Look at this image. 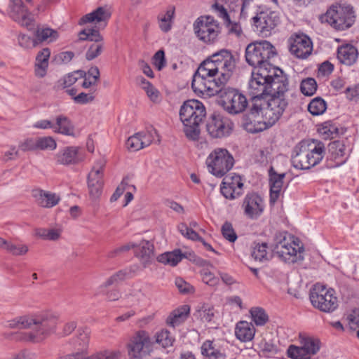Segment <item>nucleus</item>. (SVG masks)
Masks as SVG:
<instances>
[{"mask_svg": "<svg viewBox=\"0 0 359 359\" xmlns=\"http://www.w3.org/2000/svg\"><path fill=\"white\" fill-rule=\"evenodd\" d=\"M236 67V58L228 49H221L205 60L194 73L191 82L198 95L211 97L226 86Z\"/></svg>", "mask_w": 359, "mask_h": 359, "instance_id": "nucleus-1", "label": "nucleus"}, {"mask_svg": "<svg viewBox=\"0 0 359 359\" xmlns=\"http://www.w3.org/2000/svg\"><path fill=\"white\" fill-rule=\"evenodd\" d=\"M289 82L286 74L282 69L275 66L259 67L254 69L252 78L249 82L250 93L252 95L250 111L252 115H256L262 109L264 102V96H269L273 90V84L276 83V88L282 84Z\"/></svg>", "mask_w": 359, "mask_h": 359, "instance_id": "nucleus-2", "label": "nucleus"}, {"mask_svg": "<svg viewBox=\"0 0 359 359\" xmlns=\"http://www.w3.org/2000/svg\"><path fill=\"white\" fill-rule=\"evenodd\" d=\"M59 318L51 312L18 316L8 321L11 328L29 330L22 334L24 341L39 343L56 330Z\"/></svg>", "mask_w": 359, "mask_h": 359, "instance_id": "nucleus-3", "label": "nucleus"}, {"mask_svg": "<svg viewBox=\"0 0 359 359\" xmlns=\"http://www.w3.org/2000/svg\"><path fill=\"white\" fill-rule=\"evenodd\" d=\"M325 151L324 143L319 140H302L292 150V163L295 168L309 170L322 161Z\"/></svg>", "mask_w": 359, "mask_h": 359, "instance_id": "nucleus-4", "label": "nucleus"}, {"mask_svg": "<svg viewBox=\"0 0 359 359\" xmlns=\"http://www.w3.org/2000/svg\"><path fill=\"white\" fill-rule=\"evenodd\" d=\"M206 114L203 104L197 100H189L184 102L180 110V120L184 125L186 137L197 140L200 135L199 125Z\"/></svg>", "mask_w": 359, "mask_h": 359, "instance_id": "nucleus-5", "label": "nucleus"}, {"mask_svg": "<svg viewBox=\"0 0 359 359\" xmlns=\"http://www.w3.org/2000/svg\"><path fill=\"white\" fill-rule=\"evenodd\" d=\"M273 90L269 98L264 100L262 109L260 112L263 114V118L266 121L268 126L272 127L281 118L288 106V100L286 93L289 90V82L286 84L279 85L276 88V83L273 84Z\"/></svg>", "mask_w": 359, "mask_h": 359, "instance_id": "nucleus-6", "label": "nucleus"}, {"mask_svg": "<svg viewBox=\"0 0 359 359\" xmlns=\"http://www.w3.org/2000/svg\"><path fill=\"white\" fill-rule=\"evenodd\" d=\"M275 47L267 41H255L249 43L245 53L247 63L255 69L262 67L268 69L273 66L269 60L276 55Z\"/></svg>", "mask_w": 359, "mask_h": 359, "instance_id": "nucleus-7", "label": "nucleus"}, {"mask_svg": "<svg viewBox=\"0 0 359 359\" xmlns=\"http://www.w3.org/2000/svg\"><path fill=\"white\" fill-rule=\"evenodd\" d=\"M321 22H327L337 30H345L355 22V15L351 6L332 5L320 16Z\"/></svg>", "mask_w": 359, "mask_h": 359, "instance_id": "nucleus-8", "label": "nucleus"}, {"mask_svg": "<svg viewBox=\"0 0 359 359\" xmlns=\"http://www.w3.org/2000/svg\"><path fill=\"white\" fill-rule=\"evenodd\" d=\"M232 154L223 148H216L208 155L205 163L210 173L217 177H222L234 165Z\"/></svg>", "mask_w": 359, "mask_h": 359, "instance_id": "nucleus-9", "label": "nucleus"}, {"mask_svg": "<svg viewBox=\"0 0 359 359\" xmlns=\"http://www.w3.org/2000/svg\"><path fill=\"white\" fill-rule=\"evenodd\" d=\"M309 299L313 306L323 312L331 313L338 307L334 290L320 283L315 284L310 290Z\"/></svg>", "mask_w": 359, "mask_h": 359, "instance_id": "nucleus-10", "label": "nucleus"}, {"mask_svg": "<svg viewBox=\"0 0 359 359\" xmlns=\"http://www.w3.org/2000/svg\"><path fill=\"white\" fill-rule=\"evenodd\" d=\"M220 90L212 96L219 95L222 106L230 114H236L243 112L248 104L246 97L238 90L226 86H219Z\"/></svg>", "mask_w": 359, "mask_h": 359, "instance_id": "nucleus-11", "label": "nucleus"}, {"mask_svg": "<svg viewBox=\"0 0 359 359\" xmlns=\"http://www.w3.org/2000/svg\"><path fill=\"white\" fill-rule=\"evenodd\" d=\"M221 29L219 23L210 15L200 16L194 23L195 34L207 44H212L218 40Z\"/></svg>", "mask_w": 359, "mask_h": 359, "instance_id": "nucleus-12", "label": "nucleus"}, {"mask_svg": "<svg viewBox=\"0 0 359 359\" xmlns=\"http://www.w3.org/2000/svg\"><path fill=\"white\" fill-rule=\"evenodd\" d=\"M280 22L279 15L269 10L259 12L252 18L253 30L262 37L271 36Z\"/></svg>", "mask_w": 359, "mask_h": 359, "instance_id": "nucleus-13", "label": "nucleus"}, {"mask_svg": "<svg viewBox=\"0 0 359 359\" xmlns=\"http://www.w3.org/2000/svg\"><path fill=\"white\" fill-rule=\"evenodd\" d=\"M77 41H93L86 53V59L88 61L97 57L104 48L103 36L100 32L95 28H86L81 30L78 34Z\"/></svg>", "mask_w": 359, "mask_h": 359, "instance_id": "nucleus-14", "label": "nucleus"}, {"mask_svg": "<svg viewBox=\"0 0 359 359\" xmlns=\"http://www.w3.org/2000/svg\"><path fill=\"white\" fill-rule=\"evenodd\" d=\"M233 127L229 118L220 114L214 113L208 118L206 130L213 138H222L229 135Z\"/></svg>", "mask_w": 359, "mask_h": 359, "instance_id": "nucleus-15", "label": "nucleus"}, {"mask_svg": "<svg viewBox=\"0 0 359 359\" xmlns=\"http://www.w3.org/2000/svg\"><path fill=\"white\" fill-rule=\"evenodd\" d=\"M304 248L299 245V241H293L290 243L285 238L278 242L274 247L273 252L285 262L294 263L298 259H302L301 253Z\"/></svg>", "mask_w": 359, "mask_h": 359, "instance_id": "nucleus-16", "label": "nucleus"}, {"mask_svg": "<svg viewBox=\"0 0 359 359\" xmlns=\"http://www.w3.org/2000/svg\"><path fill=\"white\" fill-rule=\"evenodd\" d=\"M152 344L149 334L144 331H138L131 339L129 344V354L137 359L142 358L152 351Z\"/></svg>", "mask_w": 359, "mask_h": 359, "instance_id": "nucleus-17", "label": "nucleus"}, {"mask_svg": "<svg viewBox=\"0 0 359 359\" xmlns=\"http://www.w3.org/2000/svg\"><path fill=\"white\" fill-rule=\"evenodd\" d=\"M288 42L290 53L297 58H307L312 53L313 43L311 39L304 34L292 36Z\"/></svg>", "mask_w": 359, "mask_h": 359, "instance_id": "nucleus-18", "label": "nucleus"}, {"mask_svg": "<svg viewBox=\"0 0 359 359\" xmlns=\"http://www.w3.org/2000/svg\"><path fill=\"white\" fill-rule=\"evenodd\" d=\"M242 208L244 215L250 219H257L263 213L264 202L263 198L256 193L248 194L243 201Z\"/></svg>", "mask_w": 359, "mask_h": 359, "instance_id": "nucleus-19", "label": "nucleus"}, {"mask_svg": "<svg viewBox=\"0 0 359 359\" xmlns=\"http://www.w3.org/2000/svg\"><path fill=\"white\" fill-rule=\"evenodd\" d=\"M243 183L240 175L226 176L221 184V194L229 200H233L243 194Z\"/></svg>", "mask_w": 359, "mask_h": 359, "instance_id": "nucleus-20", "label": "nucleus"}, {"mask_svg": "<svg viewBox=\"0 0 359 359\" xmlns=\"http://www.w3.org/2000/svg\"><path fill=\"white\" fill-rule=\"evenodd\" d=\"M348 158L343 141L336 140L328 144L327 167L336 168L344 164Z\"/></svg>", "mask_w": 359, "mask_h": 359, "instance_id": "nucleus-21", "label": "nucleus"}, {"mask_svg": "<svg viewBox=\"0 0 359 359\" xmlns=\"http://www.w3.org/2000/svg\"><path fill=\"white\" fill-rule=\"evenodd\" d=\"M269 177L270 186L269 202L270 204L273 205L280 197L285 173L279 174L273 167H271L269 170Z\"/></svg>", "mask_w": 359, "mask_h": 359, "instance_id": "nucleus-22", "label": "nucleus"}, {"mask_svg": "<svg viewBox=\"0 0 359 359\" xmlns=\"http://www.w3.org/2000/svg\"><path fill=\"white\" fill-rule=\"evenodd\" d=\"M135 256L144 268L149 266L154 261V246L148 241H142L137 245Z\"/></svg>", "mask_w": 359, "mask_h": 359, "instance_id": "nucleus-23", "label": "nucleus"}, {"mask_svg": "<svg viewBox=\"0 0 359 359\" xmlns=\"http://www.w3.org/2000/svg\"><path fill=\"white\" fill-rule=\"evenodd\" d=\"M358 57V49L351 44H343L337 48V59L341 64L351 66L355 63Z\"/></svg>", "mask_w": 359, "mask_h": 359, "instance_id": "nucleus-24", "label": "nucleus"}, {"mask_svg": "<svg viewBox=\"0 0 359 359\" xmlns=\"http://www.w3.org/2000/svg\"><path fill=\"white\" fill-rule=\"evenodd\" d=\"M259 115V113L256 115H252L250 110L249 113L243 116L242 126L246 131L250 133H257L271 128V126H268L266 120L264 119L263 121L255 120Z\"/></svg>", "mask_w": 359, "mask_h": 359, "instance_id": "nucleus-25", "label": "nucleus"}, {"mask_svg": "<svg viewBox=\"0 0 359 359\" xmlns=\"http://www.w3.org/2000/svg\"><path fill=\"white\" fill-rule=\"evenodd\" d=\"M151 142L152 137L149 133L140 132L128 137L126 144L129 151H136L149 146Z\"/></svg>", "mask_w": 359, "mask_h": 359, "instance_id": "nucleus-26", "label": "nucleus"}, {"mask_svg": "<svg viewBox=\"0 0 359 359\" xmlns=\"http://www.w3.org/2000/svg\"><path fill=\"white\" fill-rule=\"evenodd\" d=\"M201 352L208 359H226L224 349L213 340L205 341L201 345Z\"/></svg>", "mask_w": 359, "mask_h": 359, "instance_id": "nucleus-27", "label": "nucleus"}, {"mask_svg": "<svg viewBox=\"0 0 359 359\" xmlns=\"http://www.w3.org/2000/svg\"><path fill=\"white\" fill-rule=\"evenodd\" d=\"M32 196L39 205L46 208L56 205L60 201V196L56 194L42 189L34 190Z\"/></svg>", "mask_w": 359, "mask_h": 359, "instance_id": "nucleus-28", "label": "nucleus"}, {"mask_svg": "<svg viewBox=\"0 0 359 359\" xmlns=\"http://www.w3.org/2000/svg\"><path fill=\"white\" fill-rule=\"evenodd\" d=\"M111 17V13L107 7H98L90 13L83 15L79 20V25L88 22H104V27Z\"/></svg>", "mask_w": 359, "mask_h": 359, "instance_id": "nucleus-29", "label": "nucleus"}, {"mask_svg": "<svg viewBox=\"0 0 359 359\" xmlns=\"http://www.w3.org/2000/svg\"><path fill=\"white\" fill-rule=\"evenodd\" d=\"M56 162L61 165L76 164L80 161L79 148L66 147L60 150L55 156Z\"/></svg>", "mask_w": 359, "mask_h": 359, "instance_id": "nucleus-30", "label": "nucleus"}, {"mask_svg": "<svg viewBox=\"0 0 359 359\" xmlns=\"http://www.w3.org/2000/svg\"><path fill=\"white\" fill-rule=\"evenodd\" d=\"M50 55V50L48 48H44L37 53L34 66L36 77L43 78L46 75Z\"/></svg>", "mask_w": 359, "mask_h": 359, "instance_id": "nucleus-31", "label": "nucleus"}, {"mask_svg": "<svg viewBox=\"0 0 359 359\" xmlns=\"http://www.w3.org/2000/svg\"><path fill=\"white\" fill-rule=\"evenodd\" d=\"M34 42L39 46L43 43H49L58 38V33L56 30L45 27H37L34 30Z\"/></svg>", "mask_w": 359, "mask_h": 359, "instance_id": "nucleus-32", "label": "nucleus"}, {"mask_svg": "<svg viewBox=\"0 0 359 359\" xmlns=\"http://www.w3.org/2000/svg\"><path fill=\"white\" fill-rule=\"evenodd\" d=\"M255 333V329L251 323L247 321H239L235 328V334L238 339L241 341H251Z\"/></svg>", "mask_w": 359, "mask_h": 359, "instance_id": "nucleus-33", "label": "nucleus"}, {"mask_svg": "<svg viewBox=\"0 0 359 359\" xmlns=\"http://www.w3.org/2000/svg\"><path fill=\"white\" fill-rule=\"evenodd\" d=\"M190 308L184 305L174 310L168 317L166 323L168 325L175 327L186 320L189 313Z\"/></svg>", "mask_w": 359, "mask_h": 359, "instance_id": "nucleus-34", "label": "nucleus"}, {"mask_svg": "<svg viewBox=\"0 0 359 359\" xmlns=\"http://www.w3.org/2000/svg\"><path fill=\"white\" fill-rule=\"evenodd\" d=\"M175 8L170 6L165 11L161 12L157 17L159 28L163 32H168L173 23L175 18Z\"/></svg>", "mask_w": 359, "mask_h": 359, "instance_id": "nucleus-35", "label": "nucleus"}, {"mask_svg": "<svg viewBox=\"0 0 359 359\" xmlns=\"http://www.w3.org/2000/svg\"><path fill=\"white\" fill-rule=\"evenodd\" d=\"M54 125V132L65 135H74V127L70 120L65 116L60 115L56 117Z\"/></svg>", "mask_w": 359, "mask_h": 359, "instance_id": "nucleus-36", "label": "nucleus"}, {"mask_svg": "<svg viewBox=\"0 0 359 359\" xmlns=\"http://www.w3.org/2000/svg\"><path fill=\"white\" fill-rule=\"evenodd\" d=\"M185 256L182 253L180 249L175 250L172 252H167L158 255L156 258L157 261L163 264L170 265L171 266H176L182 258Z\"/></svg>", "mask_w": 359, "mask_h": 359, "instance_id": "nucleus-37", "label": "nucleus"}, {"mask_svg": "<svg viewBox=\"0 0 359 359\" xmlns=\"http://www.w3.org/2000/svg\"><path fill=\"white\" fill-rule=\"evenodd\" d=\"M299 344H302L308 352L310 358L316 355L320 350V341L318 339L312 337H299Z\"/></svg>", "mask_w": 359, "mask_h": 359, "instance_id": "nucleus-38", "label": "nucleus"}, {"mask_svg": "<svg viewBox=\"0 0 359 359\" xmlns=\"http://www.w3.org/2000/svg\"><path fill=\"white\" fill-rule=\"evenodd\" d=\"M90 331L87 327L79 328L78 330V335L76 341V347L79 353H82L84 356V351H86L89 344Z\"/></svg>", "mask_w": 359, "mask_h": 359, "instance_id": "nucleus-39", "label": "nucleus"}, {"mask_svg": "<svg viewBox=\"0 0 359 359\" xmlns=\"http://www.w3.org/2000/svg\"><path fill=\"white\" fill-rule=\"evenodd\" d=\"M318 131L325 139L334 138L339 134L337 126L331 121L323 123L318 127Z\"/></svg>", "mask_w": 359, "mask_h": 359, "instance_id": "nucleus-40", "label": "nucleus"}, {"mask_svg": "<svg viewBox=\"0 0 359 359\" xmlns=\"http://www.w3.org/2000/svg\"><path fill=\"white\" fill-rule=\"evenodd\" d=\"M11 1L9 15L14 21L19 20L29 11L24 6L22 0H11Z\"/></svg>", "mask_w": 359, "mask_h": 359, "instance_id": "nucleus-41", "label": "nucleus"}, {"mask_svg": "<svg viewBox=\"0 0 359 359\" xmlns=\"http://www.w3.org/2000/svg\"><path fill=\"white\" fill-rule=\"evenodd\" d=\"M268 244L266 243H254L252 248L251 256L255 261L264 262L268 260Z\"/></svg>", "mask_w": 359, "mask_h": 359, "instance_id": "nucleus-42", "label": "nucleus"}, {"mask_svg": "<svg viewBox=\"0 0 359 359\" xmlns=\"http://www.w3.org/2000/svg\"><path fill=\"white\" fill-rule=\"evenodd\" d=\"M327 109V103L320 97L313 98L308 105L309 111L313 116L323 114Z\"/></svg>", "mask_w": 359, "mask_h": 359, "instance_id": "nucleus-43", "label": "nucleus"}, {"mask_svg": "<svg viewBox=\"0 0 359 359\" xmlns=\"http://www.w3.org/2000/svg\"><path fill=\"white\" fill-rule=\"evenodd\" d=\"M252 321L257 326L264 325L269 320V316L264 309L261 307H252L250 310Z\"/></svg>", "mask_w": 359, "mask_h": 359, "instance_id": "nucleus-44", "label": "nucleus"}, {"mask_svg": "<svg viewBox=\"0 0 359 359\" xmlns=\"http://www.w3.org/2000/svg\"><path fill=\"white\" fill-rule=\"evenodd\" d=\"M287 356L291 359H311L304 346L290 345L287 351Z\"/></svg>", "mask_w": 359, "mask_h": 359, "instance_id": "nucleus-45", "label": "nucleus"}, {"mask_svg": "<svg viewBox=\"0 0 359 359\" xmlns=\"http://www.w3.org/2000/svg\"><path fill=\"white\" fill-rule=\"evenodd\" d=\"M137 80L142 85V88L145 90L150 100L153 102L156 101L159 96L158 90L143 76L137 77Z\"/></svg>", "mask_w": 359, "mask_h": 359, "instance_id": "nucleus-46", "label": "nucleus"}, {"mask_svg": "<svg viewBox=\"0 0 359 359\" xmlns=\"http://www.w3.org/2000/svg\"><path fill=\"white\" fill-rule=\"evenodd\" d=\"M128 275V273L123 270H120L108 278L101 285L100 289L104 290L107 287L117 285L120 282L124 280Z\"/></svg>", "mask_w": 359, "mask_h": 359, "instance_id": "nucleus-47", "label": "nucleus"}, {"mask_svg": "<svg viewBox=\"0 0 359 359\" xmlns=\"http://www.w3.org/2000/svg\"><path fill=\"white\" fill-rule=\"evenodd\" d=\"M301 92L306 96L313 95L317 90V83L313 78L304 79L300 85Z\"/></svg>", "mask_w": 359, "mask_h": 359, "instance_id": "nucleus-48", "label": "nucleus"}, {"mask_svg": "<svg viewBox=\"0 0 359 359\" xmlns=\"http://www.w3.org/2000/svg\"><path fill=\"white\" fill-rule=\"evenodd\" d=\"M175 338L167 330H163L156 335V342L166 348L172 346Z\"/></svg>", "mask_w": 359, "mask_h": 359, "instance_id": "nucleus-49", "label": "nucleus"}, {"mask_svg": "<svg viewBox=\"0 0 359 359\" xmlns=\"http://www.w3.org/2000/svg\"><path fill=\"white\" fill-rule=\"evenodd\" d=\"M36 234L44 240L56 241L60 237V231L55 229H38Z\"/></svg>", "mask_w": 359, "mask_h": 359, "instance_id": "nucleus-50", "label": "nucleus"}, {"mask_svg": "<svg viewBox=\"0 0 359 359\" xmlns=\"http://www.w3.org/2000/svg\"><path fill=\"white\" fill-rule=\"evenodd\" d=\"M86 72L83 70L74 72L64 77L61 86L63 88L69 87L74 84L79 79H81L82 77L86 76Z\"/></svg>", "mask_w": 359, "mask_h": 359, "instance_id": "nucleus-51", "label": "nucleus"}, {"mask_svg": "<svg viewBox=\"0 0 359 359\" xmlns=\"http://www.w3.org/2000/svg\"><path fill=\"white\" fill-rule=\"evenodd\" d=\"M36 146L37 150H54L57 147V144L53 137L46 136L36 138Z\"/></svg>", "mask_w": 359, "mask_h": 359, "instance_id": "nucleus-52", "label": "nucleus"}, {"mask_svg": "<svg viewBox=\"0 0 359 359\" xmlns=\"http://www.w3.org/2000/svg\"><path fill=\"white\" fill-rule=\"evenodd\" d=\"M104 163L103 161L97 162L93 167L88 175V180L93 181H103V168Z\"/></svg>", "mask_w": 359, "mask_h": 359, "instance_id": "nucleus-53", "label": "nucleus"}, {"mask_svg": "<svg viewBox=\"0 0 359 359\" xmlns=\"http://www.w3.org/2000/svg\"><path fill=\"white\" fill-rule=\"evenodd\" d=\"M222 233L223 237L231 243H234L238 236L235 232L231 223L225 222L222 226Z\"/></svg>", "mask_w": 359, "mask_h": 359, "instance_id": "nucleus-54", "label": "nucleus"}, {"mask_svg": "<svg viewBox=\"0 0 359 359\" xmlns=\"http://www.w3.org/2000/svg\"><path fill=\"white\" fill-rule=\"evenodd\" d=\"M103 181H93L88 180V187L90 196L93 198H97L102 194Z\"/></svg>", "mask_w": 359, "mask_h": 359, "instance_id": "nucleus-55", "label": "nucleus"}, {"mask_svg": "<svg viewBox=\"0 0 359 359\" xmlns=\"http://www.w3.org/2000/svg\"><path fill=\"white\" fill-rule=\"evenodd\" d=\"M177 228L181 234L188 239L194 241H196L198 239H201V236L191 228H189L185 223L180 224Z\"/></svg>", "mask_w": 359, "mask_h": 359, "instance_id": "nucleus-56", "label": "nucleus"}, {"mask_svg": "<svg viewBox=\"0 0 359 359\" xmlns=\"http://www.w3.org/2000/svg\"><path fill=\"white\" fill-rule=\"evenodd\" d=\"M201 276L204 283L214 287L219 283V279L208 269H204L201 271Z\"/></svg>", "mask_w": 359, "mask_h": 359, "instance_id": "nucleus-57", "label": "nucleus"}, {"mask_svg": "<svg viewBox=\"0 0 359 359\" xmlns=\"http://www.w3.org/2000/svg\"><path fill=\"white\" fill-rule=\"evenodd\" d=\"M95 91L90 92L88 93H81L79 95H77L76 97L74 98V102L76 104H86L88 103H90L94 101L95 96Z\"/></svg>", "mask_w": 359, "mask_h": 359, "instance_id": "nucleus-58", "label": "nucleus"}, {"mask_svg": "<svg viewBox=\"0 0 359 359\" xmlns=\"http://www.w3.org/2000/svg\"><path fill=\"white\" fill-rule=\"evenodd\" d=\"M211 7L212 11L215 13L219 18H222L224 22L229 20L230 17L223 4H220L218 1H215Z\"/></svg>", "mask_w": 359, "mask_h": 359, "instance_id": "nucleus-59", "label": "nucleus"}, {"mask_svg": "<svg viewBox=\"0 0 359 359\" xmlns=\"http://www.w3.org/2000/svg\"><path fill=\"white\" fill-rule=\"evenodd\" d=\"M175 285L179 290L180 292L182 294H190L194 292V287L183 280L182 278H175Z\"/></svg>", "mask_w": 359, "mask_h": 359, "instance_id": "nucleus-60", "label": "nucleus"}, {"mask_svg": "<svg viewBox=\"0 0 359 359\" xmlns=\"http://www.w3.org/2000/svg\"><path fill=\"white\" fill-rule=\"evenodd\" d=\"M19 45L24 48H30L37 46L34 42V36L33 38L25 34H20L18 38Z\"/></svg>", "mask_w": 359, "mask_h": 359, "instance_id": "nucleus-61", "label": "nucleus"}, {"mask_svg": "<svg viewBox=\"0 0 359 359\" xmlns=\"http://www.w3.org/2000/svg\"><path fill=\"white\" fill-rule=\"evenodd\" d=\"M6 250L13 255H23L28 251V248L25 245H15L8 243Z\"/></svg>", "mask_w": 359, "mask_h": 359, "instance_id": "nucleus-62", "label": "nucleus"}, {"mask_svg": "<svg viewBox=\"0 0 359 359\" xmlns=\"http://www.w3.org/2000/svg\"><path fill=\"white\" fill-rule=\"evenodd\" d=\"M198 312L201 320L205 322L212 321L215 316L214 308L210 306L203 305Z\"/></svg>", "mask_w": 359, "mask_h": 359, "instance_id": "nucleus-63", "label": "nucleus"}, {"mask_svg": "<svg viewBox=\"0 0 359 359\" xmlns=\"http://www.w3.org/2000/svg\"><path fill=\"white\" fill-rule=\"evenodd\" d=\"M153 64L158 69L161 70L166 65L165 53L163 50H158L153 56Z\"/></svg>", "mask_w": 359, "mask_h": 359, "instance_id": "nucleus-64", "label": "nucleus"}]
</instances>
